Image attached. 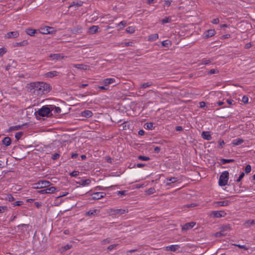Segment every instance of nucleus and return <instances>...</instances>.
<instances>
[{"label": "nucleus", "mask_w": 255, "mask_h": 255, "mask_svg": "<svg viewBox=\"0 0 255 255\" xmlns=\"http://www.w3.org/2000/svg\"><path fill=\"white\" fill-rule=\"evenodd\" d=\"M201 136L203 139L207 140H209L212 138L210 131H203L201 134Z\"/></svg>", "instance_id": "17"}, {"label": "nucleus", "mask_w": 255, "mask_h": 255, "mask_svg": "<svg viewBox=\"0 0 255 255\" xmlns=\"http://www.w3.org/2000/svg\"><path fill=\"white\" fill-rule=\"evenodd\" d=\"M22 135V132H16L15 135V137L17 139H19L21 136Z\"/></svg>", "instance_id": "44"}, {"label": "nucleus", "mask_w": 255, "mask_h": 255, "mask_svg": "<svg viewBox=\"0 0 255 255\" xmlns=\"http://www.w3.org/2000/svg\"><path fill=\"white\" fill-rule=\"evenodd\" d=\"M106 195L104 192H95L91 195L92 196L91 199L92 200L100 199L104 198Z\"/></svg>", "instance_id": "7"}, {"label": "nucleus", "mask_w": 255, "mask_h": 255, "mask_svg": "<svg viewBox=\"0 0 255 255\" xmlns=\"http://www.w3.org/2000/svg\"><path fill=\"white\" fill-rule=\"evenodd\" d=\"M6 199L9 201H13L15 199L11 194H8L6 197Z\"/></svg>", "instance_id": "48"}, {"label": "nucleus", "mask_w": 255, "mask_h": 255, "mask_svg": "<svg viewBox=\"0 0 255 255\" xmlns=\"http://www.w3.org/2000/svg\"><path fill=\"white\" fill-rule=\"evenodd\" d=\"M219 146L220 148H223V146L225 145V143L223 140H220L218 142Z\"/></svg>", "instance_id": "51"}, {"label": "nucleus", "mask_w": 255, "mask_h": 255, "mask_svg": "<svg viewBox=\"0 0 255 255\" xmlns=\"http://www.w3.org/2000/svg\"><path fill=\"white\" fill-rule=\"evenodd\" d=\"M72 248V245H67L64 247H62V249L64 251L68 250Z\"/></svg>", "instance_id": "53"}, {"label": "nucleus", "mask_w": 255, "mask_h": 255, "mask_svg": "<svg viewBox=\"0 0 255 255\" xmlns=\"http://www.w3.org/2000/svg\"><path fill=\"white\" fill-rule=\"evenodd\" d=\"M50 112L53 111L54 113L59 114L61 112V109L60 107H56L54 105H50Z\"/></svg>", "instance_id": "19"}, {"label": "nucleus", "mask_w": 255, "mask_h": 255, "mask_svg": "<svg viewBox=\"0 0 255 255\" xmlns=\"http://www.w3.org/2000/svg\"><path fill=\"white\" fill-rule=\"evenodd\" d=\"M159 38L158 34L157 33L153 34L151 35H150L148 36L147 40L150 42H153L157 39H158Z\"/></svg>", "instance_id": "20"}, {"label": "nucleus", "mask_w": 255, "mask_h": 255, "mask_svg": "<svg viewBox=\"0 0 255 255\" xmlns=\"http://www.w3.org/2000/svg\"><path fill=\"white\" fill-rule=\"evenodd\" d=\"M91 183V181L89 179H80V180L77 182V184L82 186H89Z\"/></svg>", "instance_id": "14"}, {"label": "nucleus", "mask_w": 255, "mask_h": 255, "mask_svg": "<svg viewBox=\"0 0 255 255\" xmlns=\"http://www.w3.org/2000/svg\"><path fill=\"white\" fill-rule=\"evenodd\" d=\"M215 33L214 29H209L205 31L203 35L204 38H208L214 36Z\"/></svg>", "instance_id": "12"}, {"label": "nucleus", "mask_w": 255, "mask_h": 255, "mask_svg": "<svg viewBox=\"0 0 255 255\" xmlns=\"http://www.w3.org/2000/svg\"><path fill=\"white\" fill-rule=\"evenodd\" d=\"M146 185H147V184L145 185L144 184H136V185L133 186V188L138 189V188H142V187H145Z\"/></svg>", "instance_id": "45"}, {"label": "nucleus", "mask_w": 255, "mask_h": 255, "mask_svg": "<svg viewBox=\"0 0 255 255\" xmlns=\"http://www.w3.org/2000/svg\"><path fill=\"white\" fill-rule=\"evenodd\" d=\"M83 117L89 118L92 116L93 113L91 111L85 110L82 113Z\"/></svg>", "instance_id": "23"}, {"label": "nucleus", "mask_w": 255, "mask_h": 255, "mask_svg": "<svg viewBox=\"0 0 255 255\" xmlns=\"http://www.w3.org/2000/svg\"><path fill=\"white\" fill-rule=\"evenodd\" d=\"M211 22L213 24H217L219 23V19L218 18H215V19H213Z\"/></svg>", "instance_id": "57"}, {"label": "nucleus", "mask_w": 255, "mask_h": 255, "mask_svg": "<svg viewBox=\"0 0 255 255\" xmlns=\"http://www.w3.org/2000/svg\"><path fill=\"white\" fill-rule=\"evenodd\" d=\"M99 89L101 90H108V87L104 85V86H101L99 87Z\"/></svg>", "instance_id": "61"}, {"label": "nucleus", "mask_w": 255, "mask_h": 255, "mask_svg": "<svg viewBox=\"0 0 255 255\" xmlns=\"http://www.w3.org/2000/svg\"><path fill=\"white\" fill-rule=\"evenodd\" d=\"M245 175V174L244 172H242L238 177V178L237 179V182H239L241 181V180L242 179V178L244 177Z\"/></svg>", "instance_id": "54"}, {"label": "nucleus", "mask_w": 255, "mask_h": 255, "mask_svg": "<svg viewBox=\"0 0 255 255\" xmlns=\"http://www.w3.org/2000/svg\"><path fill=\"white\" fill-rule=\"evenodd\" d=\"M116 82V79L113 78H107L104 79L101 83L108 87V86L112 83Z\"/></svg>", "instance_id": "13"}, {"label": "nucleus", "mask_w": 255, "mask_h": 255, "mask_svg": "<svg viewBox=\"0 0 255 255\" xmlns=\"http://www.w3.org/2000/svg\"><path fill=\"white\" fill-rule=\"evenodd\" d=\"M215 235V237H220L225 236V234L222 231H220L219 232L216 233Z\"/></svg>", "instance_id": "50"}, {"label": "nucleus", "mask_w": 255, "mask_h": 255, "mask_svg": "<svg viewBox=\"0 0 255 255\" xmlns=\"http://www.w3.org/2000/svg\"><path fill=\"white\" fill-rule=\"evenodd\" d=\"M145 128L148 129H152L153 128V124L152 123H147L145 124Z\"/></svg>", "instance_id": "42"}, {"label": "nucleus", "mask_w": 255, "mask_h": 255, "mask_svg": "<svg viewBox=\"0 0 255 255\" xmlns=\"http://www.w3.org/2000/svg\"><path fill=\"white\" fill-rule=\"evenodd\" d=\"M7 209L6 206H0V213L4 212Z\"/></svg>", "instance_id": "58"}, {"label": "nucleus", "mask_w": 255, "mask_h": 255, "mask_svg": "<svg viewBox=\"0 0 255 255\" xmlns=\"http://www.w3.org/2000/svg\"><path fill=\"white\" fill-rule=\"evenodd\" d=\"M195 225L196 223L195 222H191L186 223L183 225H181V229L183 231H187L193 228Z\"/></svg>", "instance_id": "8"}, {"label": "nucleus", "mask_w": 255, "mask_h": 255, "mask_svg": "<svg viewBox=\"0 0 255 255\" xmlns=\"http://www.w3.org/2000/svg\"><path fill=\"white\" fill-rule=\"evenodd\" d=\"M171 45V41L169 40H165L162 42V45L163 47H168Z\"/></svg>", "instance_id": "32"}, {"label": "nucleus", "mask_w": 255, "mask_h": 255, "mask_svg": "<svg viewBox=\"0 0 255 255\" xmlns=\"http://www.w3.org/2000/svg\"><path fill=\"white\" fill-rule=\"evenodd\" d=\"M126 194V191H119L117 192V195L120 196H124Z\"/></svg>", "instance_id": "52"}, {"label": "nucleus", "mask_w": 255, "mask_h": 255, "mask_svg": "<svg viewBox=\"0 0 255 255\" xmlns=\"http://www.w3.org/2000/svg\"><path fill=\"white\" fill-rule=\"evenodd\" d=\"M22 204H23V202L22 201H16L14 203H13V205L14 206H15L21 205Z\"/></svg>", "instance_id": "56"}, {"label": "nucleus", "mask_w": 255, "mask_h": 255, "mask_svg": "<svg viewBox=\"0 0 255 255\" xmlns=\"http://www.w3.org/2000/svg\"><path fill=\"white\" fill-rule=\"evenodd\" d=\"M127 25V22L126 21H122L120 23L117 24V26H120L121 25L122 26V27H120L118 30H120L122 29L126 25Z\"/></svg>", "instance_id": "36"}, {"label": "nucleus", "mask_w": 255, "mask_h": 255, "mask_svg": "<svg viewBox=\"0 0 255 255\" xmlns=\"http://www.w3.org/2000/svg\"><path fill=\"white\" fill-rule=\"evenodd\" d=\"M83 2L82 1H73L69 6L68 8L72 7L73 6H75L76 8H78L82 5Z\"/></svg>", "instance_id": "21"}, {"label": "nucleus", "mask_w": 255, "mask_h": 255, "mask_svg": "<svg viewBox=\"0 0 255 255\" xmlns=\"http://www.w3.org/2000/svg\"><path fill=\"white\" fill-rule=\"evenodd\" d=\"M97 210L96 209H93L89 210L88 212H87L86 214L87 216H91L92 215H94L96 213Z\"/></svg>", "instance_id": "38"}, {"label": "nucleus", "mask_w": 255, "mask_h": 255, "mask_svg": "<svg viewBox=\"0 0 255 255\" xmlns=\"http://www.w3.org/2000/svg\"><path fill=\"white\" fill-rule=\"evenodd\" d=\"M40 32L43 34L53 33L54 32L53 28L49 26H44L39 29Z\"/></svg>", "instance_id": "6"}, {"label": "nucleus", "mask_w": 255, "mask_h": 255, "mask_svg": "<svg viewBox=\"0 0 255 255\" xmlns=\"http://www.w3.org/2000/svg\"><path fill=\"white\" fill-rule=\"evenodd\" d=\"M229 172L225 171L222 173L219 179V185L220 186H224L227 184L229 180Z\"/></svg>", "instance_id": "2"}, {"label": "nucleus", "mask_w": 255, "mask_h": 255, "mask_svg": "<svg viewBox=\"0 0 255 255\" xmlns=\"http://www.w3.org/2000/svg\"><path fill=\"white\" fill-rule=\"evenodd\" d=\"M28 44V42L27 40H23L20 42H17L15 44V46H23Z\"/></svg>", "instance_id": "29"}, {"label": "nucleus", "mask_w": 255, "mask_h": 255, "mask_svg": "<svg viewBox=\"0 0 255 255\" xmlns=\"http://www.w3.org/2000/svg\"><path fill=\"white\" fill-rule=\"evenodd\" d=\"M155 192V189L154 187L150 188L148 190L145 191V193L146 195H151Z\"/></svg>", "instance_id": "31"}, {"label": "nucleus", "mask_w": 255, "mask_h": 255, "mask_svg": "<svg viewBox=\"0 0 255 255\" xmlns=\"http://www.w3.org/2000/svg\"><path fill=\"white\" fill-rule=\"evenodd\" d=\"M233 245L238 247L239 248H240L241 249H243L245 250H248L249 249V247H248L245 245H241L240 244H233Z\"/></svg>", "instance_id": "41"}, {"label": "nucleus", "mask_w": 255, "mask_h": 255, "mask_svg": "<svg viewBox=\"0 0 255 255\" xmlns=\"http://www.w3.org/2000/svg\"><path fill=\"white\" fill-rule=\"evenodd\" d=\"M19 36V32L17 31H11L8 32L6 35V37L7 38H15Z\"/></svg>", "instance_id": "16"}, {"label": "nucleus", "mask_w": 255, "mask_h": 255, "mask_svg": "<svg viewBox=\"0 0 255 255\" xmlns=\"http://www.w3.org/2000/svg\"><path fill=\"white\" fill-rule=\"evenodd\" d=\"M234 161L233 159H221V163L223 164H225L227 163H230Z\"/></svg>", "instance_id": "33"}, {"label": "nucleus", "mask_w": 255, "mask_h": 255, "mask_svg": "<svg viewBox=\"0 0 255 255\" xmlns=\"http://www.w3.org/2000/svg\"><path fill=\"white\" fill-rule=\"evenodd\" d=\"M150 85H151V83L149 82L144 83L141 85V88L145 89V88L150 86Z\"/></svg>", "instance_id": "49"}, {"label": "nucleus", "mask_w": 255, "mask_h": 255, "mask_svg": "<svg viewBox=\"0 0 255 255\" xmlns=\"http://www.w3.org/2000/svg\"><path fill=\"white\" fill-rule=\"evenodd\" d=\"M49 57L51 60H58L63 59L65 57L63 54L60 53L51 54L49 55Z\"/></svg>", "instance_id": "9"}, {"label": "nucleus", "mask_w": 255, "mask_h": 255, "mask_svg": "<svg viewBox=\"0 0 255 255\" xmlns=\"http://www.w3.org/2000/svg\"><path fill=\"white\" fill-rule=\"evenodd\" d=\"M99 27L98 26L94 25L90 27L89 30L90 32L92 34L96 33L98 32Z\"/></svg>", "instance_id": "26"}, {"label": "nucleus", "mask_w": 255, "mask_h": 255, "mask_svg": "<svg viewBox=\"0 0 255 255\" xmlns=\"http://www.w3.org/2000/svg\"><path fill=\"white\" fill-rule=\"evenodd\" d=\"M29 91L34 95L41 96L49 92L50 86L44 82H32L28 84Z\"/></svg>", "instance_id": "1"}, {"label": "nucleus", "mask_w": 255, "mask_h": 255, "mask_svg": "<svg viewBox=\"0 0 255 255\" xmlns=\"http://www.w3.org/2000/svg\"><path fill=\"white\" fill-rule=\"evenodd\" d=\"M117 246V245L116 244L110 245L108 247V249L110 251H111L113 250L115 248H116Z\"/></svg>", "instance_id": "59"}, {"label": "nucleus", "mask_w": 255, "mask_h": 255, "mask_svg": "<svg viewBox=\"0 0 255 255\" xmlns=\"http://www.w3.org/2000/svg\"><path fill=\"white\" fill-rule=\"evenodd\" d=\"M79 174V172L78 171H73L71 173H70V175L72 177H75Z\"/></svg>", "instance_id": "46"}, {"label": "nucleus", "mask_w": 255, "mask_h": 255, "mask_svg": "<svg viewBox=\"0 0 255 255\" xmlns=\"http://www.w3.org/2000/svg\"><path fill=\"white\" fill-rule=\"evenodd\" d=\"M6 52V50L5 48L2 47L0 48V57H1Z\"/></svg>", "instance_id": "47"}, {"label": "nucleus", "mask_w": 255, "mask_h": 255, "mask_svg": "<svg viewBox=\"0 0 255 255\" xmlns=\"http://www.w3.org/2000/svg\"><path fill=\"white\" fill-rule=\"evenodd\" d=\"M244 142L243 139L241 138L235 139L232 141V144L234 146L242 144Z\"/></svg>", "instance_id": "24"}, {"label": "nucleus", "mask_w": 255, "mask_h": 255, "mask_svg": "<svg viewBox=\"0 0 255 255\" xmlns=\"http://www.w3.org/2000/svg\"><path fill=\"white\" fill-rule=\"evenodd\" d=\"M251 166L250 165H248L246 166L245 167V173L248 174L249 173H250L251 171Z\"/></svg>", "instance_id": "43"}, {"label": "nucleus", "mask_w": 255, "mask_h": 255, "mask_svg": "<svg viewBox=\"0 0 255 255\" xmlns=\"http://www.w3.org/2000/svg\"><path fill=\"white\" fill-rule=\"evenodd\" d=\"M38 192L39 194H42L47 193H46V189H42V190H39V191H38Z\"/></svg>", "instance_id": "63"}, {"label": "nucleus", "mask_w": 255, "mask_h": 255, "mask_svg": "<svg viewBox=\"0 0 255 255\" xmlns=\"http://www.w3.org/2000/svg\"><path fill=\"white\" fill-rule=\"evenodd\" d=\"M51 183L48 181L40 180L33 184V188L41 189L47 188L50 185Z\"/></svg>", "instance_id": "4"}, {"label": "nucleus", "mask_w": 255, "mask_h": 255, "mask_svg": "<svg viewBox=\"0 0 255 255\" xmlns=\"http://www.w3.org/2000/svg\"><path fill=\"white\" fill-rule=\"evenodd\" d=\"M36 30L35 29L28 28L26 30V33L27 34L30 36H33L36 33Z\"/></svg>", "instance_id": "28"}, {"label": "nucleus", "mask_w": 255, "mask_h": 255, "mask_svg": "<svg viewBox=\"0 0 255 255\" xmlns=\"http://www.w3.org/2000/svg\"><path fill=\"white\" fill-rule=\"evenodd\" d=\"M73 66L79 69H85L86 67V65L83 64H74Z\"/></svg>", "instance_id": "37"}, {"label": "nucleus", "mask_w": 255, "mask_h": 255, "mask_svg": "<svg viewBox=\"0 0 255 255\" xmlns=\"http://www.w3.org/2000/svg\"><path fill=\"white\" fill-rule=\"evenodd\" d=\"M135 30V28L134 26H128L126 29V32L130 34L133 33Z\"/></svg>", "instance_id": "30"}, {"label": "nucleus", "mask_w": 255, "mask_h": 255, "mask_svg": "<svg viewBox=\"0 0 255 255\" xmlns=\"http://www.w3.org/2000/svg\"><path fill=\"white\" fill-rule=\"evenodd\" d=\"M172 1L171 0H165L164 1V6H169L171 3Z\"/></svg>", "instance_id": "55"}, {"label": "nucleus", "mask_w": 255, "mask_h": 255, "mask_svg": "<svg viewBox=\"0 0 255 255\" xmlns=\"http://www.w3.org/2000/svg\"><path fill=\"white\" fill-rule=\"evenodd\" d=\"M180 248L179 245H172L165 247V250L166 251L175 252Z\"/></svg>", "instance_id": "11"}, {"label": "nucleus", "mask_w": 255, "mask_h": 255, "mask_svg": "<svg viewBox=\"0 0 255 255\" xmlns=\"http://www.w3.org/2000/svg\"><path fill=\"white\" fill-rule=\"evenodd\" d=\"M199 105H200V108H203V107H205L206 103L204 102H201L199 103Z\"/></svg>", "instance_id": "62"}, {"label": "nucleus", "mask_w": 255, "mask_h": 255, "mask_svg": "<svg viewBox=\"0 0 255 255\" xmlns=\"http://www.w3.org/2000/svg\"><path fill=\"white\" fill-rule=\"evenodd\" d=\"M254 225H255V220H249L244 224L245 228H249Z\"/></svg>", "instance_id": "22"}, {"label": "nucleus", "mask_w": 255, "mask_h": 255, "mask_svg": "<svg viewBox=\"0 0 255 255\" xmlns=\"http://www.w3.org/2000/svg\"><path fill=\"white\" fill-rule=\"evenodd\" d=\"M56 188L55 187H51L49 188H46L47 193H53L56 191Z\"/></svg>", "instance_id": "34"}, {"label": "nucleus", "mask_w": 255, "mask_h": 255, "mask_svg": "<svg viewBox=\"0 0 255 255\" xmlns=\"http://www.w3.org/2000/svg\"><path fill=\"white\" fill-rule=\"evenodd\" d=\"M248 98L246 96H243L242 98V102L244 103H247L248 102Z\"/></svg>", "instance_id": "60"}, {"label": "nucleus", "mask_w": 255, "mask_h": 255, "mask_svg": "<svg viewBox=\"0 0 255 255\" xmlns=\"http://www.w3.org/2000/svg\"><path fill=\"white\" fill-rule=\"evenodd\" d=\"M171 20V18L170 17H166L161 20V22L162 24H164L165 23L170 22Z\"/></svg>", "instance_id": "35"}, {"label": "nucleus", "mask_w": 255, "mask_h": 255, "mask_svg": "<svg viewBox=\"0 0 255 255\" xmlns=\"http://www.w3.org/2000/svg\"><path fill=\"white\" fill-rule=\"evenodd\" d=\"M60 75V73L56 71H52L46 73L44 74L45 77L47 78H52L53 77Z\"/></svg>", "instance_id": "10"}, {"label": "nucleus", "mask_w": 255, "mask_h": 255, "mask_svg": "<svg viewBox=\"0 0 255 255\" xmlns=\"http://www.w3.org/2000/svg\"><path fill=\"white\" fill-rule=\"evenodd\" d=\"M38 115L40 117H47L50 113V105L43 106L37 112Z\"/></svg>", "instance_id": "3"}, {"label": "nucleus", "mask_w": 255, "mask_h": 255, "mask_svg": "<svg viewBox=\"0 0 255 255\" xmlns=\"http://www.w3.org/2000/svg\"><path fill=\"white\" fill-rule=\"evenodd\" d=\"M218 205L220 206H227L230 203V201L228 200L222 201L217 202Z\"/></svg>", "instance_id": "27"}, {"label": "nucleus", "mask_w": 255, "mask_h": 255, "mask_svg": "<svg viewBox=\"0 0 255 255\" xmlns=\"http://www.w3.org/2000/svg\"><path fill=\"white\" fill-rule=\"evenodd\" d=\"M2 143L5 146H9L11 144V139L9 137H5L2 140Z\"/></svg>", "instance_id": "25"}, {"label": "nucleus", "mask_w": 255, "mask_h": 255, "mask_svg": "<svg viewBox=\"0 0 255 255\" xmlns=\"http://www.w3.org/2000/svg\"><path fill=\"white\" fill-rule=\"evenodd\" d=\"M22 127V126L17 125L15 126H12L10 128V130H17L20 129Z\"/></svg>", "instance_id": "40"}, {"label": "nucleus", "mask_w": 255, "mask_h": 255, "mask_svg": "<svg viewBox=\"0 0 255 255\" xmlns=\"http://www.w3.org/2000/svg\"><path fill=\"white\" fill-rule=\"evenodd\" d=\"M226 213L224 211H212L209 213V216L214 218H219L224 217Z\"/></svg>", "instance_id": "5"}, {"label": "nucleus", "mask_w": 255, "mask_h": 255, "mask_svg": "<svg viewBox=\"0 0 255 255\" xmlns=\"http://www.w3.org/2000/svg\"><path fill=\"white\" fill-rule=\"evenodd\" d=\"M227 102L229 105H232L233 104V103L234 102V100H233L232 99H228L227 100Z\"/></svg>", "instance_id": "64"}, {"label": "nucleus", "mask_w": 255, "mask_h": 255, "mask_svg": "<svg viewBox=\"0 0 255 255\" xmlns=\"http://www.w3.org/2000/svg\"><path fill=\"white\" fill-rule=\"evenodd\" d=\"M138 159L142 161H147L150 159L149 157L146 156L140 155L138 156Z\"/></svg>", "instance_id": "39"}, {"label": "nucleus", "mask_w": 255, "mask_h": 255, "mask_svg": "<svg viewBox=\"0 0 255 255\" xmlns=\"http://www.w3.org/2000/svg\"><path fill=\"white\" fill-rule=\"evenodd\" d=\"M166 181L167 182H166L165 181L164 183H165V184L166 186H169L170 184V183H174L179 181V179L177 177H169L167 178L166 179Z\"/></svg>", "instance_id": "15"}, {"label": "nucleus", "mask_w": 255, "mask_h": 255, "mask_svg": "<svg viewBox=\"0 0 255 255\" xmlns=\"http://www.w3.org/2000/svg\"><path fill=\"white\" fill-rule=\"evenodd\" d=\"M112 212L114 214L122 215L126 213H127L128 210L123 209H114L112 210Z\"/></svg>", "instance_id": "18"}]
</instances>
